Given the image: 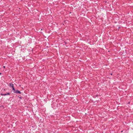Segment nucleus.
<instances>
[{"label":"nucleus","mask_w":133,"mask_h":133,"mask_svg":"<svg viewBox=\"0 0 133 133\" xmlns=\"http://www.w3.org/2000/svg\"><path fill=\"white\" fill-rule=\"evenodd\" d=\"M9 86L10 87H11L12 89V90H14V91H15V89L14 88V84L12 83H10L9 84Z\"/></svg>","instance_id":"1"},{"label":"nucleus","mask_w":133,"mask_h":133,"mask_svg":"<svg viewBox=\"0 0 133 133\" xmlns=\"http://www.w3.org/2000/svg\"><path fill=\"white\" fill-rule=\"evenodd\" d=\"M14 92L16 94H21V92L20 91L18 90H15V91H14Z\"/></svg>","instance_id":"2"},{"label":"nucleus","mask_w":133,"mask_h":133,"mask_svg":"<svg viewBox=\"0 0 133 133\" xmlns=\"http://www.w3.org/2000/svg\"><path fill=\"white\" fill-rule=\"evenodd\" d=\"M1 95L2 96H6V94H1Z\"/></svg>","instance_id":"3"},{"label":"nucleus","mask_w":133,"mask_h":133,"mask_svg":"<svg viewBox=\"0 0 133 133\" xmlns=\"http://www.w3.org/2000/svg\"><path fill=\"white\" fill-rule=\"evenodd\" d=\"M6 95H10V92H7L6 93Z\"/></svg>","instance_id":"4"},{"label":"nucleus","mask_w":133,"mask_h":133,"mask_svg":"<svg viewBox=\"0 0 133 133\" xmlns=\"http://www.w3.org/2000/svg\"><path fill=\"white\" fill-rule=\"evenodd\" d=\"M2 74V73L0 72V75H1Z\"/></svg>","instance_id":"5"},{"label":"nucleus","mask_w":133,"mask_h":133,"mask_svg":"<svg viewBox=\"0 0 133 133\" xmlns=\"http://www.w3.org/2000/svg\"><path fill=\"white\" fill-rule=\"evenodd\" d=\"M110 74L112 75V74Z\"/></svg>","instance_id":"6"},{"label":"nucleus","mask_w":133,"mask_h":133,"mask_svg":"<svg viewBox=\"0 0 133 133\" xmlns=\"http://www.w3.org/2000/svg\"><path fill=\"white\" fill-rule=\"evenodd\" d=\"M3 67H4V68H5V66H4Z\"/></svg>","instance_id":"7"}]
</instances>
